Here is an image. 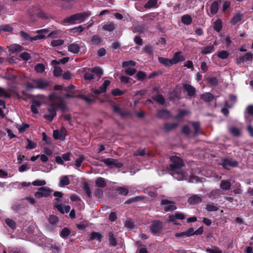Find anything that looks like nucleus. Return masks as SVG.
<instances>
[{
    "mask_svg": "<svg viewBox=\"0 0 253 253\" xmlns=\"http://www.w3.org/2000/svg\"><path fill=\"white\" fill-rule=\"evenodd\" d=\"M171 163L168 167V169L170 174L178 180H183L185 179L186 172L181 168L184 166L183 161L179 157L176 156H171L170 158Z\"/></svg>",
    "mask_w": 253,
    "mask_h": 253,
    "instance_id": "nucleus-1",
    "label": "nucleus"
},
{
    "mask_svg": "<svg viewBox=\"0 0 253 253\" xmlns=\"http://www.w3.org/2000/svg\"><path fill=\"white\" fill-rule=\"evenodd\" d=\"M66 109L67 104L63 98L55 93L49 95L47 111H65Z\"/></svg>",
    "mask_w": 253,
    "mask_h": 253,
    "instance_id": "nucleus-2",
    "label": "nucleus"
},
{
    "mask_svg": "<svg viewBox=\"0 0 253 253\" xmlns=\"http://www.w3.org/2000/svg\"><path fill=\"white\" fill-rule=\"evenodd\" d=\"M90 15L89 11L78 13L67 17L64 19V23L74 24L77 23H80L85 20L86 17Z\"/></svg>",
    "mask_w": 253,
    "mask_h": 253,
    "instance_id": "nucleus-3",
    "label": "nucleus"
},
{
    "mask_svg": "<svg viewBox=\"0 0 253 253\" xmlns=\"http://www.w3.org/2000/svg\"><path fill=\"white\" fill-rule=\"evenodd\" d=\"M103 72L99 67H95L89 69V72H86L84 75V79L86 81H90L96 77L101 78Z\"/></svg>",
    "mask_w": 253,
    "mask_h": 253,
    "instance_id": "nucleus-4",
    "label": "nucleus"
},
{
    "mask_svg": "<svg viewBox=\"0 0 253 253\" xmlns=\"http://www.w3.org/2000/svg\"><path fill=\"white\" fill-rule=\"evenodd\" d=\"M52 192V190L47 187H42L39 188L38 191L35 193V196L38 198L47 197Z\"/></svg>",
    "mask_w": 253,
    "mask_h": 253,
    "instance_id": "nucleus-5",
    "label": "nucleus"
},
{
    "mask_svg": "<svg viewBox=\"0 0 253 253\" xmlns=\"http://www.w3.org/2000/svg\"><path fill=\"white\" fill-rule=\"evenodd\" d=\"M103 163L107 166L112 168H120L123 167V164L117 160L113 158H107L103 160Z\"/></svg>",
    "mask_w": 253,
    "mask_h": 253,
    "instance_id": "nucleus-6",
    "label": "nucleus"
},
{
    "mask_svg": "<svg viewBox=\"0 0 253 253\" xmlns=\"http://www.w3.org/2000/svg\"><path fill=\"white\" fill-rule=\"evenodd\" d=\"M33 83L36 84V88L41 89H45L50 85L49 82L40 78L34 80Z\"/></svg>",
    "mask_w": 253,
    "mask_h": 253,
    "instance_id": "nucleus-7",
    "label": "nucleus"
},
{
    "mask_svg": "<svg viewBox=\"0 0 253 253\" xmlns=\"http://www.w3.org/2000/svg\"><path fill=\"white\" fill-rule=\"evenodd\" d=\"M253 60V53L251 52H248L245 55L237 58L236 63L238 65H241L245 62L249 61L250 62H252Z\"/></svg>",
    "mask_w": 253,
    "mask_h": 253,
    "instance_id": "nucleus-8",
    "label": "nucleus"
},
{
    "mask_svg": "<svg viewBox=\"0 0 253 253\" xmlns=\"http://www.w3.org/2000/svg\"><path fill=\"white\" fill-rule=\"evenodd\" d=\"M162 228L163 223L159 220L154 221L150 226V230L154 235H156L159 233Z\"/></svg>",
    "mask_w": 253,
    "mask_h": 253,
    "instance_id": "nucleus-9",
    "label": "nucleus"
},
{
    "mask_svg": "<svg viewBox=\"0 0 253 253\" xmlns=\"http://www.w3.org/2000/svg\"><path fill=\"white\" fill-rule=\"evenodd\" d=\"M161 203L162 205H166L164 207V210L166 211H173L176 209L174 203L171 201L164 199L161 201Z\"/></svg>",
    "mask_w": 253,
    "mask_h": 253,
    "instance_id": "nucleus-10",
    "label": "nucleus"
},
{
    "mask_svg": "<svg viewBox=\"0 0 253 253\" xmlns=\"http://www.w3.org/2000/svg\"><path fill=\"white\" fill-rule=\"evenodd\" d=\"M221 165L225 169H229V167H237L238 165V163L235 160L231 159H225L222 161Z\"/></svg>",
    "mask_w": 253,
    "mask_h": 253,
    "instance_id": "nucleus-11",
    "label": "nucleus"
},
{
    "mask_svg": "<svg viewBox=\"0 0 253 253\" xmlns=\"http://www.w3.org/2000/svg\"><path fill=\"white\" fill-rule=\"evenodd\" d=\"M66 135V130L64 127H62L60 131L54 130L53 131V136L55 139L64 140Z\"/></svg>",
    "mask_w": 253,
    "mask_h": 253,
    "instance_id": "nucleus-12",
    "label": "nucleus"
},
{
    "mask_svg": "<svg viewBox=\"0 0 253 253\" xmlns=\"http://www.w3.org/2000/svg\"><path fill=\"white\" fill-rule=\"evenodd\" d=\"M55 205H54V207L58 210L59 211H60L61 213H68L71 209V207L69 205H67L65 207H63L62 205L59 204V200L57 198L55 199Z\"/></svg>",
    "mask_w": 253,
    "mask_h": 253,
    "instance_id": "nucleus-13",
    "label": "nucleus"
},
{
    "mask_svg": "<svg viewBox=\"0 0 253 253\" xmlns=\"http://www.w3.org/2000/svg\"><path fill=\"white\" fill-rule=\"evenodd\" d=\"M78 98L83 100L88 104H91L95 101L94 95L91 93H88L87 95L79 93L78 94Z\"/></svg>",
    "mask_w": 253,
    "mask_h": 253,
    "instance_id": "nucleus-14",
    "label": "nucleus"
},
{
    "mask_svg": "<svg viewBox=\"0 0 253 253\" xmlns=\"http://www.w3.org/2000/svg\"><path fill=\"white\" fill-rule=\"evenodd\" d=\"M183 87L184 90L187 92L189 97L191 98L195 97L196 92V89L195 87L188 84H184L183 86Z\"/></svg>",
    "mask_w": 253,
    "mask_h": 253,
    "instance_id": "nucleus-15",
    "label": "nucleus"
},
{
    "mask_svg": "<svg viewBox=\"0 0 253 253\" xmlns=\"http://www.w3.org/2000/svg\"><path fill=\"white\" fill-rule=\"evenodd\" d=\"M222 193L220 189H215L211 191L209 193L207 194L208 197L212 200L219 198Z\"/></svg>",
    "mask_w": 253,
    "mask_h": 253,
    "instance_id": "nucleus-16",
    "label": "nucleus"
},
{
    "mask_svg": "<svg viewBox=\"0 0 253 253\" xmlns=\"http://www.w3.org/2000/svg\"><path fill=\"white\" fill-rule=\"evenodd\" d=\"M219 9L218 2L217 1H214L210 7V13L208 14L210 17H212L216 14Z\"/></svg>",
    "mask_w": 253,
    "mask_h": 253,
    "instance_id": "nucleus-17",
    "label": "nucleus"
},
{
    "mask_svg": "<svg viewBox=\"0 0 253 253\" xmlns=\"http://www.w3.org/2000/svg\"><path fill=\"white\" fill-rule=\"evenodd\" d=\"M173 65L178 63L179 62L183 61L185 60V57L183 55H181V52H177L174 54L173 57L171 58Z\"/></svg>",
    "mask_w": 253,
    "mask_h": 253,
    "instance_id": "nucleus-18",
    "label": "nucleus"
},
{
    "mask_svg": "<svg viewBox=\"0 0 253 253\" xmlns=\"http://www.w3.org/2000/svg\"><path fill=\"white\" fill-rule=\"evenodd\" d=\"M202 199L201 197L198 195H194L189 197L188 199V202L190 205H196L201 203Z\"/></svg>",
    "mask_w": 253,
    "mask_h": 253,
    "instance_id": "nucleus-19",
    "label": "nucleus"
},
{
    "mask_svg": "<svg viewBox=\"0 0 253 253\" xmlns=\"http://www.w3.org/2000/svg\"><path fill=\"white\" fill-rule=\"evenodd\" d=\"M200 98L205 102H211L214 98V95L210 92H205L201 95Z\"/></svg>",
    "mask_w": 253,
    "mask_h": 253,
    "instance_id": "nucleus-20",
    "label": "nucleus"
},
{
    "mask_svg": "<svg viewBox=\"0 0 253 253\" xmlns=\"http://www.w3.org/2000/svg\"><path fill=\"white\" fill-rule=\"evenodd\" d=\"M42 103V101L36 99H32L31 100V111H38L37 109L40 108Z\"/></svg>",
    "mask_w": 253,
    "mask_h": 253,
    "instance_id": "nucleus-21",
    "label": "nucleus"
},
{
    "mask_svg": "<svg viewBox=\"0 0 253 253\" xmlns=\"http://www.w3.org/2000/svg\"><path fill=\"white\" fill-rule=\"evenodd\" d=\"M232 184L230 181L222 180L220 184V190L223 191H228L231 187Z\"/></svg>",
    "mask_w": 253,
    "mask_h": 253,
    "instance_id": "nucleus-22",
    "label": "nucleus"
},
{
    "mask_svg": "<svg viewBox=\"0 0 253 253\" xmlns=\"http://www.w3.org/2000/svg\"><path fill=\"white\" fill-rule=\"evenodd\" d=\"M158 61L165 67H169L173 65L171 59H169L163 57H159Z\"/></svg>",
    "mask_w": 253,
    "mask_h": 253,
    "instance_id": "nucleus-23",
    "label": "nucleus"
},
{
    "mask_svg": "<svg viewBox=\"0 0 253 253\" xmlns=\"http://www.w3.org/2000/svg\"><path fill=\"white\" fill-rule=\"evenodd\" d=\"M8 49L10 52L14 53L21 51L23 49V47L19 44H12L8 47Z\"/></svg>",
    "mask_w": 253,
    "mask_h": 253,
    "instance_id": "nucleus-24",
    "label": "nucleus"
},
{
    "mask_svg": "<svg viewBox=\"0 0 253 253\" xmlns=\"http://www.w3.org/2000/svg\"><path fill=\"white\" fill-rule=\"evenodd\" d=\"M205 80L211 86H215L218 84V80L216 77H205Z\"/></svg>",
    "mask_w": 253,
    "mask_h": 253,
    "instance_id": "nucleus-25",
    "label": "nucleus"
},
{
    "mask_svg": "<svg viewBox=\"0 0 253 253\" xmlns=\"http://www.w3.org/2000/svg\"><path fill=\"white\" fill-rule=\"evenodd\" d=\"M80 46L78 44L76 43H72L68 46V50L73 53H78L80 51Z\"/></svg>",
    "mask_w": 253,
    "mask_h": 253,
    "instance_id": "nucleus-26",
    "label": "nucleus"
},
{
    "mask_svg": "<svg viewBox=\"0 0 253 253\" xmlns=\"http://www.w3.org/2000/svg\"><path fill=\"white\" fill-rule=\"evenodd\" d=\"M214 45L204 46L201 48V52L202 53V54L204 55L210 54L213 52V51L214 50Z\"/></svg>",
    "mask_w": 253,
    "mask_h": 253,
    "instance_id": "nucleus-27",
    "label": "nucleus"
},
{
    "mask_svg": "<svg viewBox=\"0 0 253 253\" xmlns=\"http://www.w3.org/2000/svg\"><path fill=\"white\" fill-rule=\"evenodd\" d=\"M243 17V14L241 13H236L232 17L231 24L232 25H235L237 23L240 22Z\"/></svg>",
    "mask_w": 253,
    "mask_h": 253,
    "instance_id": "nucleus-28",
    "label": "nucleus"
},
{
    "mask_svg": "<svg viewBox=\"0 0 253 253\" xmlns=\"http://www.w3.org/2000/svg\"><path fill=\"white\" fill-rule=\"evenodd\" d=\"M181 22L186 25H189L192 22V18L189 14L183 15L181 17Z\"/></svg>",
    "mask_w": 253,
    "mask_h": 253,
    "instance_id": "nucleus-29",
    "label": "nucleus"
},
{
    "mask_svg": "<svg viewBox=\"0 0 253 253\" xmlns=\"http://www.w3.org/2000/svg\"><path fill=\"white\" fill-rule=\"evenodd\" d=\"M217 56L218 57L221 59H227L229 56V53L226 50L219 51L217 53L213 55V57Z\"/></svg>",
    "mask_w": 253,
    "mask_h": 253,
    "instance_id": "nucleus-30",
    "label": "nucleus"
},
{
    "mask_svg": "<svg viewBox=\"0 0 253 253\" xmlns=\"http://www.w3.org/2000/svg\"><path fill=\"white\" fill-rule=\"evenodd\" d=\"M185 217V215L182 213H176L174 214L170 215L169 216V221L174 222V220L177 219H183Z\"/></svg>",
    "mask_w": 253,
    "mask_h": 253,
    "instance_id": "nucleus-31",
    "label": "nucleus"
},
{
    "mask_svg": "<svg viewBox=\"0 0 253 253\" xmlns=\"http://www.w3.org/2000/svg\"><path fill=\"white\" fill-rule=\"evenodd\" d=\"M103 238V235L98 232H93L90 236L89 240L92 241L93 240H96L99 242H101Z\"/></svg>",
    "mask_w": 253,
    "mask_h": 253,
    "instance_id": "nucleus-32",
    "label": "nucleus"
},
{
    "mask_svg": "<svg viewBox=\"0 0 253 253\" xmlns=\"http://www.w3.org/2000/svg\"><path fill=\"white\" fill-rule=\"evenodd\" d=\"M206 210L208 211H215L219 210L217 204L210 203L206 205Z\"/></svg>",
    "mask_w": 253,
    "mask_h": 253,
    "instance_id": "nucleus-33",
    "label": "nucleus"
},
{
    "mask_svg": "<svg viewBox=\"0 0 253 253\" xmlns=\"http://www.w3.org/2000/svg\"><path fill=\"white\" fill-rule=\"evenodd\" d=\"M213 28L215 31L219 32L222 28V21L220 19H217L213 23Z\"/></svg>",
    "mask_w": 253,
    "mask_h": 253,
    "instance_id": "nucleus-34",
    "label": "nucleus"
},
{
    "mask_svg": "<svg viewBox=\"0 0 253 253\" xmlns=\"http://www.w3.org/2000/svg\"><path fill=\"white\" fill-rule=\"evenodd\" d=\"M95 184L99 187L104 188L107 185V183L104 178L102 177H98L95 181Z\"/></svg>",
    "mask_w": 253,
    "mask_h": 253,
    "instance_id": "nucleus-35",
    "label": "nucleus"
},
{
    "mask_svg": "<svg viewBox=\"0 0 253 253\" xmlns=\"http://www.w3.org/2000/svg\"><path fill=\"white\" fill-rule=\"evenodd\" d=\"M152 99L156 102L159 103L161 105L164 104L165 103V99L163 95L157 94L152 97Z\"/></svg>",
    "mask_w": 253,
    "mask_h": 253,
    "instance_id": "nucleus-36",
    "label": "nucleus"
},
{
    "mask_svg": "<svg viewBox=\"0 0 253 253\" xmlns=\"http://www.w3.org/2000/svg\"><path fill=\"white\" fill-rule=\"evenodd\" d=\"M70 184V180L67 176H62L60 178L59 186L64 187Z\"/></svg>",
    "mask_w": 253,
    "mask_h": 253,
    "instance_id": "nucleus-37",
    "label": "nucleus"
},
{
    "mask_svg": "<svg viewBox=\"0 0 253 253\" xmlns=\"http://www.w3.org/2000/svg\"><path fill=\"white\" fill-rule=\"evenodd\" d=\"M135 78L138 81H143L146 79L147 75L145 72L141 71L137 72L135 76Z\"/></svg>",
    "mask_w": 253,
    "mask_h": 253,
    "instance_id": "nucleus-38",
    "label": "nucleus"
},
{
    "mask_svg": "<svg viewBox=\"0 0 253 253\" xmlns=\"http://www.w3.org/2000/svg\"><path fill=\"white\" fill-rule=\"evenodd\" d=\"M178 125V123H165L164 128L166 131H170L175 128Z\"/></svg>",
    "mask_w": 253,
    "mask_h": 253,
    "instance_id": "nucleus-39",
    "label": "nucleus"
},
{
    "mask_svg": "<svg viewBox=\"0 0 253 253\" xmlns=\"http://www.w3.org/2000/svg\"><path fill=\"white\" fill-rule=\"evenodd\" d=\"M229 131L232 134V135L234 136L238 137L241 135L240 130L235 126H232L230 127L229 129Z\"/></svg>",
    "mask_w": 253,
    "mask_h": 253,
    "instance_id": "nucleus-40",
    "label": "nucleus"
},
{
    "mask_svg": "<svg viewBox=\"0 0 253 253\" xmlns=\"http://www.w3.org/2000/svg\"><path fill=\"white\" fill-rule=\"evenodd\" d=\"M63 71L61 68L58 66H55L53 71V74L54 77H59L62 74Z\"/></svg>",
    "mask_w": 253,
    "mask_h": 253,
    "instance_id": "nucleus-41",
    "label": "nucleus"
},
{
    "mask_svg": "<svg viewBox=\"0 0 253 253\" xmlns=\"http://www.w3.org/2000/svg\"><path fill=\"white\" fill-rule=\"evenodd\" d=\"M157 0H149L144 5L146 9H150L154 7L157 4Z\"/></svg>",
    "mask_w": 253,
    "mask_h": 253,
    "instance_id": "nucleus-42",
    "label": "nucleus"
},
{
    "mask_svg": "<svg viewBox=\"0 0 253 253\" xmlns=\"http://www.w3.org/2000/svg\"><path fill=\"white\" fill-rule=\"evenodd\" d=\"M116 191L120 195L123 196L127 195L129 192L128 189L124 187H118L116 188Z\"/></svg>",
    "mask_w": 253,
    "mask_h": 253,
    "instance_id": "nucleus-43",
    "label": "nucleus"
},
{
    "mask_svg": "<svg viewBox=\"0 0 253 253\" xmlns=\"http://www.w3.org/2000/svg\"><path fill=\"white\" fill-rule=\"evenodd\" d=\"M70 233V230L67 227H64L61 231L60 235L63 238H66L69 236Z\"/></svg>",
    "mask_w": 253,
    "mask_h": 253,
    "instance_id": "nucleus-44",
    "label": "nucleus"
},
{
    "mask_svg": "<svg viewBox=\"0 0 253 253\" xmlns=\"http://www.w3.org/2000/svg\"><path fill=\"white\" fill-rule=\"evenodd\" d=\"M102 28L105 31L112 32L115 30V27L114 24L112 22H111L106 24H104Z\"/></svg>",
    "mask_w": 253,
    "mask_h": 253,
    "instance_id": "nucleus-45",
    "label": "nucleus"
},
{
    "mask_svg": "<svg viewBox=\"0 0 253 253\" xmlns=\"http://www.w3.org/2000/svg\"><path fill=\"white\" fill-rule=\"evenodd\" d=\"M170 99L174 100L180 98V93L177 90H173L170 93Z\"/></svg>",
    "mask_w": 253,
    "mask_h": 253,
    "instance_id": "nucleus-46",
    "label": "nucleus"
},
{
    "mask_svg": "<svg viewBox=\"0 0 253 253\" xmlns=\"http://www.w3.org/2000/svg\"><path fill=\"white\" fill-rule=\"evenodd\" d=\"M101 42V38L98 35H93L91 39V44L98 45Z\"/></svg>",
    "mask_w": 253,
    "mask_h": 253,
    "instance_id": "nucleus-47",
    "label": "nucleus"
},
{
    "mask_svg": "<svg viewBox=\"0 0 253 253\" xmlns=\"http://www.w3.org/2000/svg\"><path fill=\"white\" fill-rule=\"evenodd\" d=\"M85 160V157L84 155H80L79 157L75 161V165L77 168H79L82 163Z\"/></svg>",
    "mask_w": 253,
    "mask_h": 253,
    "instance_id": "nucleus-48",
    "label": "nucleus"
},
{
    "mask_svg": "<svg viewBox=\"0 0 253 253\" xmlns=\"http://www.w3.org/2000/svg\"><path fill=\"white\" fill-rule=\"evenodd\" d=\"M16 127L18 128L19 132L20 133H22L29 127V125L27 124H22L21 125L17 124Z\"/></svg>",
    "mask_w": 253,
    "mask_h": 253,
    "instance_id": "nucleus-49",
    "label": "nucleus"
},
{
    "mask_svg": "<svg viewBox=\"0 0 253 253\" xmlns=\"http://www.w3.org/2000/svg\"><path fill=\"white\" fill-rule=\"evenodd\" d=\"M13 30V28H12L9 24L2 25L0 26V31L12 32Z\"/></svg>",
    "mask_w": 253,
    "mask_h": 253,
    "instance_id": "nucleus-50",
    "label": "nucleus"
},
{
    "mask_svg": "<svg viewBox=\"0 0 253 253\" xmlns=\"http://www.w3.org/2000/svg\"><path fill=\"white\" fill-rule=\"evenodd\" d=\"M45 70V67L42 63H38L35 67V70L39 73H42Z\"/></svg>",
    "mask_w": 253,
    "mask_h": 253,
    "instance_id": "nucleus-51",
    "label": "nucleus"
},
{
    "mask_svg": "<svg viewBox=\"0 0 253 253\" xmlns=\"http://www.w3.org/2000/svg\"><path fill=\"white\" fill-rule=\"evenodd\" d=\"M56 112H49V114L43 115V117L44 119L51 122L53 118L56 116Z\"/></svg>",
    "mask_w": 253,
    "mask_h": 253,
    "instance_id": "nucleus-52",
    "label": "nucleus"
},
{
    "mask_svg": "<svg viewBox=\"0 0 253 253\" xmlns=\"http://www.w3.org/2000/svg\"><path fill=\"white\" fill-rule=\"evenodd\" d=\"M83 189L85 192V194L88 198H91L92 193L90 190V188L88 184H84L83 186Z\"/></svg>",
    "mask_w": 253,
    "mask_h": 253,
    "instance_id": "nucleus-53",
    "label": "nucleus"
},
{
    "mask_svg": "<svg viewBox=\"0 0 253 253\" xmlns=\"http://www.w3.org/2000/svg\"><path fill=\"white\" fill-rule=\"evenodd\" d=\"M110 84V82L109 80H105L103 84L100 86L99 88L101 90V92L103 93L106 92L107 87Z\"/></svg>",
    "mask_w": 253,
    "mask_h": 253,
    "instance_id": "nucleus-54",
    "label": "nucleus"
},
{
    "mask_svg": "<svg viewBox=\"0 0 253 253\" xmlns=\"http://www.w3.org/2000/svg\"><path fill=\"white\" fill-rule=\"evenodd\" d=\"M64 43V41L61 39L53 40L51 42V45L53 47L60 46Z\"/></svg>",
    "mask_w": 253,
    "mask_h": 253,
    "instance_id": "nucleus-55",
    "label": "nucleus"
},
{
    "mask_svg": "<svg viewBox=\"0 0 253 253\" xmlns=\"http://www.w3.org/2000/svg\"><path fill=\"white\" fill-rule=\"evenodd\" d=\"M6 224L11 229H14L16 228L15 222L10 218H6L5 219Z\"/></svg>",
    "mask_w": 253,
    "mask_h": 253,
    "instance_id": "nucleus-56",
    "label": "nucleus"
},
{
    "mask_svg": "<svg viewBox=\"0 0 253 253\" xmlns=\"http://www.w3.org/2000/svg\"><path fill=\"white\" fill-rule=\"evenodd\" d=\"M136 64V63L133 60L125 61L122 63V67L125 68L129 66L134 67Z\"/></svg>",
    "mask_w": 253,
    "mask_h": 253,
    "instance_id": "nucleus-57",
    "label": "nucleus"
},
{
    "mask_svg": "<svg viewBox=\"0 0 253 253\" xmlns=\"http://www.w3.org/2000/svg\"><path fill=\"white\" fill-rule=\"evenodd\" d=\"M20 36L25 40L32 42V37L30 36L29 34L24 31H21L20 32Z\"/></svg>",
    "mask_w": 253,
    "mask_h": 253,
    "instance_id": "nucleus-58",
    "label": "nucleus"
},
{
    "mask_svg": "<svg viewBox=\"0 0 253 253\" xmlns=\"http://www.w3.org/2000/svg\"><path fill=\"white\" fill-rule=\"evenodd\" d=\"M206 251L209 253H222V251L217 247H214L212 249L207 248Z\"/></svg>",
    "mask_w": 253,
    "mask_h": 253,
    "instance_id": "nucleus-59",
    "label": "nucleus"
},
{
    "mask_svg": "<svg viewBox=\"0 0 253 253\" xmlns=\"http://www.w3.org/2000/svg\"><path fill=\"white\" fill-rule=\"evenodd\" d=\"M136 72V70L133 68H127L125 70V74L130 76H133Z\"/></svg>",
    "mask_w": 253,
    "mask_h": 253,
    "instance_id": "nucleus-60",
    "label": "nucleus"
},
{
    "mask_svg": "<svg viewBox=\"0 0 253 253\" xmlns=\"http://www.w3.org/2000/svg\"><path fill=\"white\" fill-rule=\"evenodd\" d=\"M0 97H3L6 98H9L11 97V95L4 89L0 87Z\"/></svg>",
    "mask_w": 253,
    "mask_h": 253,
    "instance_id": "nucleus-61",
    "label": "nucleus"
},
{
    "mask_svg": "<svg viewBox=\"0 0 253 253\" xmlns=\"http://www.w3.org/2000/svg\"><path fill=\"white\" fill-rule=\"evenodd\" d=\"M108 236H109V241L110 244H111L113 246H116L117 244V243H116L115 238L114 237L113 233L109 232Z\"/></svg>",
    "mask_w": 253,
    "mask_h": 253,
    "instance_id": "nucleus-62",
    "label": "nucleus"
},
{
    "mask_svg": "<svg viewBox=\"0 0 253 253\" xmlns=\"http://www.w3.org/2000/svg\"><path fill=\"white\" fill-rule=\"evenodd\" d=\"M85 28L84 27H83L81 25L79 26L78 27H74L71 29L70 31L72 33H81L83 32Z\"/></svg>",
    "mask_w": 253,
    "mask_h": 253,
    "instance_id": "nucleus-63",
    "label": "nucleus"
},
{
    "mask_svg": "<svg viewBox=\"0 0 253 253\" xmlns=\"http://www.w3.org/2000/svg\"><path fill=\"white\" fill-rule=\"evenodd\" d=\"M157 115L160 118H169L170 117V112H158Z\"/></svg>",
    "mask_w": 253,
    "mask_h": 253,
    "instance_id": "nucleus-64",
    "label": "nucleus"
}]
</instances>
